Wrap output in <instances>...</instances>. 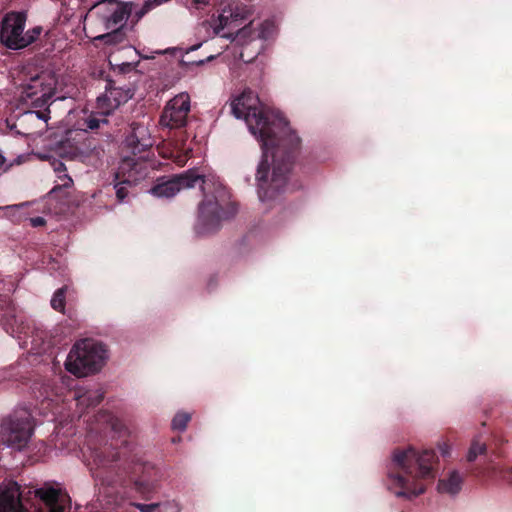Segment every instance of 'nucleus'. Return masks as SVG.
<instances>
[{
  "mask_svg": "<svg viewBox=\"0 0 512 512\" xmlns=\"http://www.w3.org/2000/svg\"><path fill=\"white\" fill-rule=\"evenodd\" d=\"M258 96L244 90L231 103L233 115L244 119L259 141L263 155L257 167V192L261 201L283 192L299 155L301 139L283 118H271L259 107Z\"/></svg>",
  "mask_w": 512,
  "mask_h": 512,
  "instance_id": "f257e3e1",
  "label": "nucleus"
},
{
  "mask_svg": "<svg viewBox=\"0 0 512 512\" xmlns=\"http://www.w3.org/2000/svg\"><path fill=\"white\" fill-rule=\"evenodd\" d=\"M96 420L105 423V429L109 428L117 434L118 439L112 436L111 442L94 441L92 434H89V454L85 457L93 478L101 485L112 488L132 483L138 493L148 498L157 487L156 468L153 464L130 455L131 450L126 439L128 429L121 420L108 412L98 413Z\"/></svg>",
  "mask_w": 512,
  "mask_h": 512,
  "instance_id": "f03ea898",
  "label": "nucleus"
},
{
  "mask_svg": "<svg viewBox=\"0 0 512 512\" xmlns=\"http://www.w3.org/2000/svg\"><path fill=\"white\" fill-rule=\"evenodd\" d=\"M199 186L203 193V201L199 205L198 226L200 233L218 231L223 220L232 218L237 213V205L228 201L227 191L221 185H215L210 179L188 170L171 178H161L151 188V193L157 197L171 198L186 188Z\"/></svg>",
  "mask_w": 512,
  "mask_h": 512,
  "instance_id": "7ed1b4c3",
  "label": "nucleus"
},
{
  "mask_svg": "<svg viewBox=\"0 0 512 512\" xmlns=\"http://www.w3.org/2000/svg\"><path fill=\"white\" fill-rule=\"evenodd\" d=\"M393 463L397 471L388 474V487L397 497L411 499L424 493L422 480H433L436 477L438 457L432 449L418 452L409 447L396 449Z\"/></svg>",
  "mask_w": 512,
  "mask_h": 512,
  "instance_id": "20e7f679",
  "label": "nucleus"
},
{
  "mask_svg": "<svg viewBox=\"0 0 512 512\" xmlns=\"http://www.w3.org/2000/svg\"><path fill=\"white\" fill-rule=\"evenodd\" d=\"M152 146L153 140L147 126L133 122L123 146L127 154L123 157L116 173V179L119 182L115 184V189L119 202H123L128 196L126 184L130 185L146 176V160Z\"/></svg>",
  "mask_w": 512,
  "mask_h": 512,
  "instance_id": "39448f33",
  "label": "nucleus"
},
{
  "mask_svg": "<svg viewBox=\"0 0 512 512\" xmlns=\"http://www.w3.org/2000/svg\"><path fill=\"white\" fill-rule=\"evenodd\" d=\"M25 495L17 482L0 484V512H67L70 498L55 488L29 490Z\"/></svg>",
  "mask_w": 512,
  "mask_h": 512,
  "instance_id": "423d86ee",
  "label": "nucleus"
},
{
  "mask_svg": "<svg viewBox=\"0 0 512 512\" xmlns=\"http://www.w3.org/2000/svg\"><path fill=\"white\" fill-rule=\"evenodd\" d=\"M105 346L93 339L76 342L68 354L66 369L77 376H86L100 370L105 359Z\"/></svg>",
  "mask_w": 512,
  "mask_h": 512,
  "instance_id": "0eeeda50",
  "label": "nucleus"
},
{
  "mask_svg": "<svg viewBox=\"0 0 512 512\" xmlns=\"http://www.w3.org/2000/svg\"><path fill=\"white\" fill-rule=\"evenodd\" d=\"M94 8L101 16L105 28L110 30L95 39L107 45L121 43L126 36L124 28L131 14V9L117 0H101Z\"/></svg>",
  "mask_w": 512,
  "mask_h": 512,
  "instance_id": "6e6552de",
  "label": "nucleus"
},
{
  "mask_svg": "<svg viewBox=\"0 0 512 512\" xmlns=\"http://www.w3.org/2000/svg\"><path fill=\"white\" fill-rule=\"evenodd\" d=\"M33 430V418L29 408H17L2 419L0 440L8 447L21 450L27 446Z\"/></svg>",
  "mask_w": 512,
  "mask_h": 512,
  "instance_id": "1a4fd4ad",
  "label": "nucleus"
},
{
  "mask_svg": "<svg viewBox=\"0 0 512 512\" xmlns=\"http://www.w3.org/2000/svg\"><path fill=\"white\" fill-rule=\"evenodd\" d=\"M25 24L26 15L23 12L7 13L1 22V43L8 49L21 50Z\"/></svg>",
  "mask_w": 512,
  "mask_h": 512,
  "instance_id": "9d476101",
  "label": "nucleus"
},
{
  "mask_svg": "<svg viewBox=\"0 0 512 512\" xmlns=\"http://www.w3.org/2000/svg\"><path fill=\"white\" fill-rule=\"evenodd\" d=\"M21 97L30 100L35 107H43L54 95L53 83H47L44 75H36L21 85Z\"/></svg>",
  "mask_w": 512,
  "mask_h": 512,
  "instance_id": "9b49d317",
  "label": "nucleus"
},
{
  "mask_svg": "<svg viewBox=\"0 0 512 512\" xmlns=\"http://www.w3.org/2000/svg\"><path fill=\"white\" fill-rule=\"evenodd\" d=\"M190 112V96L180 93L172 98L164 108L161 115V123L170 128H181L187 123Z\"/></svg>",
  "mask_w": 512,
  "mask_h": 512,
  "instance_id": "f8f14e48",
  "label": "nucleus"
},
{
  "mask_svg": "<svg viewBox=\"0 0 512 512\" xmlns=\"http://www.w3.org/2000/svg\"><path fill=\"white\" fill-rule=\"evenodd\" d=\"M274 24L272 21L266 20L255 26L251 21L248 25L238 30L236 38L243 46H248L255 40L265 41L269 39L274 32Z\"/></svg>",
  "mask_w": 512,
  "mask_h": 512,
  "instance_id": "ddd939ff",
  "label": "nucleus"
},
{
  "mask_svg": "<svg viewBox=\"0 0 512 512\" xmlns=\"http://www.w3.org/2000/svg\"><path fill=\"white\" fill-rule=\"evenodd\" d=\"M104 398V392L100 389H86L84 391L78 390L75 393L78 408L81 409V414L85 409L97 406Z\"/></svg>",
  "mask_w": 512,
  "mask_h": 512,
  "instance_id": "4468645a",
  "label": "nucleus"
},
{
  "mask_svg": "<svg viewBox=\"0 0 512 512\" xmlns=\"http://www.w3.org/2000/svg\"><path fill=\"white\" fill-rule=\"evenodd\" d=\"M105 96L112 107H118L119 105L126 103L129 99H131L133 92L130 89L115 87L114 82L112 80H108L106 84Z\"/></svg>",
  "mask_w": 512,
  "mask_h": 512,
  "instance_id": "2eb2a0df",
  "label": "nucleus"
},
{
  "mask_svg": "<svg viewBox=\"0 0 512 512\" xmlns=\"http://www.w3.org/2000/svg\"><path fill=\"white\" fill-rule=\"evenodd\" d=\"M462 478L457 471H452L448 478L440 479L438 482V491L451 495L457 494L461 490Z\"/></svg>",
  "mask_w": 512,
  "mask_h": 512,
  "instance_id": "dca6fc26",
  "label": "nucleus"
},
{
  "mask_svg": "<svg viewBox=\"0 0 512 512\" xmlns=\"http://www.w3.org/2000/svg\"><path fill=\"white\" fill-rule=\"evenodd\" d=\"M479 474L486 475L489 477H500L509 484H512V466L502 467L499 464H495L490 461Z\"/></svg>",
  "mask_w": 512,
  "mask_h": 512,
  "instance_id": "f3484780",
  "label": "nucleus"
},
{
  "mask_svg": "<svg viewBox=\"0 0 512 512\" xmlns=\"http://www.w3.org/2000/svg\"><path fill=\"white\" fill-rule=\"evenodd\" d=\"M66 167L63 162L54 163V171L58 174L59 182L54 186V188L50 191L51 194L57 193L61 189L71 188L73 185L72 178L66 174Z\"/></svg>",
  "mask_w": 512,
  "mask_h": 512,
  "instance_id": "a211bd4d",
  "label": "nucleus"
},
{
  "mask_svg": "<svg viewBox=\"0 0 512 512\" xmlns=\"http://www.w3.org/2000/svg\"><path fill=\"white\" fill-rule=\"evenodd\" d=\"M487 452V446L485 442H481L479 437L472 440L470 448L467 454V461L473 462L479 455H485Z\"/></svg>",
  "mask_w": 512,
  "mask_h": 512,
  "instance_id": "6ab92c4d",
  "label": "nucleus"
},
{
  "mask_svg": "<svg viewBox=\"0 0 512 512\" xmlns=\"http://www.w3.org/2000/svg\"><path fill=\"white\" fill-rule=\"evenodd\" d=\"M66 288L62 287L57 289L53 297L51 299V307L58 311V312H64L65 309V303H66Z\"/></svg>",
  "mask_w": 512,
  "mask_h": 512,
  "instance_id": "aec40b11",
  "label": "nucleus"
},
{
  "mask_svg": "<svg viewBox=\"0 0 512 512\" xmlns=\"http://www.w3.org/2000/svg\"><path fill=\"white\" fill-rule=\"evenodd\" d=\"M190 420H191V415L189 413H185V412L177 413L172 420V423H171L172 428L174 430L183 431L186 429L187 424L189 423Z\"/></svg>",
  "mask_w": 512,
  "mask_h": 512,
  "instance_id": "412c9836",
  "label": "nucleus"
},
{
  "mask_svg": "<svg viewBox=\"0 0 512 512\" xmlns=\"http://www.w3.org/2000/svg\"><path fill=\"white\" fill-rule=\"evenodd\" d=\"M225 10L218 16L217 23L213 25V30L216 35H219L220 32L228 25L229 19L233 18L237 20L238 14H233L230 12V15L225 14Z\"/></svg>",
  "mask_w": 512,
  "mask_h": 512,
  "instance_id": "4be33fe9",
  "label": "nucleus"
},
{
  "mask_svg": "<svg viewBox=\"0 0 512 512\" xmlns=\"http://www.w3.org/2000/svg\"><path fill=\"white\" fill-rule=\"evenodd\" d=\"M42 32V27L36 26L30 30H28L26 33H24V37L22 40V49L28 47L32 43H34L38 37L40 36Z\"/></svg>",
  "mask_w": 512,
  "mask_h": 512,
  "instance_id": "5701e85b",
  "label": "nucleus"
},
{
  "mask_svg": "<svg viewBox=\"0 0 512 512\" xmlns=\"http://www.w3.org/2000/svg\"><path fill=\"white\" fill-rule=\"evenodd\" d=\"M157 510L155 512H180V506L175 501H165L163 503H156Z\"/></svg>",
  "mask_w": 512,
  "mask_h": 512,
  "instance_id": "b1692460",
  "label": "nucleus"
},
{
  "mask_svg": "<svg viewBox=\"0 0 512 512\" xmlns=\"http://www.w3.org/2000/svg\"><path fill=\"white\" fill-rule=\"evenodd\" d=\"M108 120L105 117H95L91 116L86 120V126L90 130H96L101 127V125L107 124Z\"/></svg>",
  "mask_w": 512,
  "mask_h": 512,
  "instance_id": "393cba45",
  "label": "nucleus"
},
{
  "mask_svg": "<svg viewBox=\"0 0 512 512\" xmlns=\"http://www.w3.org/2000/svg\"><path fill=\"white\" fill-rule=\"evenodd\" d=\"M133 505L139 509L141 512H155L157 510V504H142V503H133Z\"/></svg>",
  "mask_w": 512,
  "mask_h": 512,
  "instance_id": "a878e982",
  "label": "nucleus"
},
{
  "mask_svg": "<svg viewBox=\"0 0 512 512\" xmlns=\"http://www.w3.org/2000/svg\"><path fill=\"white\" fill-rule=\"evenodd\" d=\"M133 505L139 509L141 512H155L157 510V504H142V503H133Z\"/></svg>",
  "mask_w": 512,
  "mask_h": 512,
  "instance_id": "bb28decb",
  "label": "nucleus"
},
{
  "mask_svg": "<svg viewBox=\"0 0 512 512\" xmlns=\"http://www.w3.org/2000/svg\"><path fill=\"white\" fill-rule=\"evenodd\" d=\"M29 222H30V225L32 227H35V228L36 227H42V226H44L46 224L45 218H43L41 216L30 218Z\"/></svg>",
  "mask_w": 512,
  "mask_h": 512,
  "instance_id": "cd10ccee",
  "label": "nucleus"
},
{
  "mask_svg": "<svg viewBox=\"0 0 512 512\" xmlns=\"http://www.w3.org/2000/svg\"><path fill=\"white\" fill-rule=\"evenodd\" d=\"M133 65L131 63H123L121 66H120V71L122 73H128L130 71L133 70Z\"/></svg>",
  "mask_w": 512,
  "mask_h": 512,
  "instance_id": "c85d7f7f",
  "label": "nucleus"
},
{
  "mask_svg": "<svg viewBox=\"0 0 512 512\" xmlns=\"http://www.w3.org/2000/svg\"><path fill=\"white\" fill-rule=\"evenodd\" d=\"M194 5L196 8H200L202 6H205L208 4V0H193Z\"/></svg>",
  "mask_w": 512,
  "mask_h": 512,
  "instance_id": "c756f323",
  "label": "nucleus"
},
{
  "mask_svg": "<svg viewBox=\"0 0 512 512\" xmlns=\"http://www.w3.org/2000/svg\"><path fill=\"white\" fill-rule=\"evenodd\" d=\"M167 1L168 0H153L151 3H149V5L158 6V5H161L162 3L167 2Z\"/></svg>",
  "mask_w": 512,
  "mask_h": 512,
  "instance_id": "7c9ffc66",
  "label": "nucleus"
},
{
  "mask_svg": "<svg viewBox=\"0 0 512 512\" xmlns=\"http://www.w3.org/2000/svg\"><path fill=\"white\" fill-rule=\"evenodd\" d=\"M21 205H12V206H6L5 209L9 210V209H15V208H19Z\"/></svg>",
  "mask_w": 512,
  "mask_h": 512,
  "instance_id": "2f4dec72",
  "label": "nucleus"
},
{
  "mask_svg": "<svg viewBox=\"0 0 512 512\" xmlns=\"http://www.w3.org/2000/svg\"><path fill=\"white\" fill-rule=\"evenodd\" d=\"M446 454H447L446 449H443V450H442V455H443V456H445Z\"/></svg>",
  "mask_w": 512,
  "mask_h": 512,
  "instance_id": "473e14b6",
  "label": "nucleus"
}]
</instances>
